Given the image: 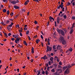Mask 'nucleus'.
<instances>
[{"instance_id":"18","label":"nucleus","mask_w":75,"mask_h":75,"mask_svg":"<svg viewBox=\"0 0 75 75\" xmlns=\"http://www.w3.org/2000/svg\"><path fill=\"white\" fill-rule=\"evenodd\" d=\"M23 42H24V44H25V45L26 46H28V45L27 43L25 41H24Z\"/></svg>"},{"instance_id":"24","label":"nucleus","mask_w":75,"mask_h":75,"mask_svg":"<svg viewBox=\"0 0 75 75\" xmlns=\"http://www.w3.org/2000/svg\"><path fill=\"white\" fill-rule=\"evenodd\" d=\"M40 40H36V43L38 44L39 42H40Z\"/></svg>"},{"instance_id":"3","label":"nucleus","mask_w":75,"mask_h":75,"mask_svg":"<svg viewBox=\"0 0 75 75\" xmlns=\"http://www.w3.org/2000/svg\"><path fill=\"white\" fill-rule=\"evenodd\" d=\"M59 7L61 8L62 9V11H64V8L63 7H64V5H63V2H61V4L59 5Z\"/></svg>"},{"instance_id":"2","label":"nucleus","mask_w":75,"mask_h":75,"mask_svg":"<svg viewBox=\"0 0 75 75\" xmlns=\"http://www.w3.org/2000/svg\"><path fill=\"white\" fill-rule=\"evenodd\" d=\"M57 30L58 33L61 34V35L63 36L65 35L64 32L63 30H62L61 29L59 30V28H57Z\"/></svg>"},{"instance_id":"60","label":"nucleus","mask_w":75,"mask_h":75,"mask_svg":"<svg viewBox=\"0 0 75 75\" xmlns=\"http://www.w3.org/2000/svg\"><path fill=\"white\" fill-rule=\"evenodd\" d=\"M9 20H10V21H12L13 19V18H9Z\"/></svg>"},{"instance_id":"9","label":"nucleus","mask_w":75,"mask_h":75,"mask_svg":"<svg viewBox=\"0 0 75 75\" xmlns=\"http://www.w3.org/2000/svg\"><path fill=\"white\" fill-rule=\"evenodd\" d=\"M41 58L42 59L44 60L47 59L48 57H46V55H45L43 57H41Z\"/></svg>"},{"instance_id":"63","label":"nucleus","mask_w":75,"mask_h":75,"mask_svg":"<svg viewBox=\"0 0 75 75\" xmlns=\"http://www.w3.org/2000/svg\"><path fill=\"white\" fill-rule=\"evenodd\" d=\"M11 35V33H9L8 34V36H10Z\"/></svg>"},{"instance_id":"8","label":"nucleus","mask_w":75,"mask_h":75,"mask_svg":"<svg viewBox=\"0 0 75 75\" xmlns=\"http://www.w3.org/2000/svg\"><path fill=\"white\" fill-rule=\"evenodd\" d=\"M60 22V19L59 17H58L57 18V24H58Z\"/></svg>"},{"instance_id":"14","label":"nucleus","mask_w":75,"mask_h":75,"mask_svg":"<svg viewBox=\"0 0 75 75\" xmlns=\"http://www.w3.org/2000/svg\"><path fill=\"white\" fill-rule=\"evenodd\" d=\"M19 36L17 34H15V38L16 39H17L18 38H18Z\"/></svg>"},{"instance_id":"10","label":"nucleus","mask_w":75,"mask_h":75,"mask_svg":"<svg viewBox=\"0 0 75 75\" xmlns=\"http://www.w3.org/2000/svg\"><path fill=\"white\" fill-rule=\"evenodd\" d=\"M13 7L14 8H15V9H19L20 8V7L17 6V5H14Z\"/></svg>"},{"instance_id":"20","label":"nucleus","mask_w":75,"mask_h":75,"mask_svg":"<svg viewBox=\"0 0 75 75\" xmlns=\"http://www.w3.org/2000/svg\"><path fill=\"white\" fill-rule=\"evenodd\" d=\"M62 24H61L59 26V28H62Z\"/></svg>"},{"instance_id":"38","label":"nucleus","mask_w":75,"mask_h":75,"mask_svg":"<svg viewBox=\"0 0 75 75\" xmlns=\"http://www.w3.org/2000/svg\"><path fill=\"white\" fill-rule=\"evenodd\" d=\"M51 71L52 72H55V71L54 70V69H52Z\"/></svg>"},{"instance_id":"43","label":"nucleus","mask_w":75,"mask_h":75,"mask_svg":"<svg viewBox=\"0 0 75 75\" xmlns=\"http://www.w3.org/2000/svg\"><path fill=\"white\" fill-rule=\"evenodd\" d=\"M42 74H45V71H43L42 72Z\"/></svg>"},{"instance_id":"47","label":"nucleus","mask_w":75,"mask_h":75,"mask_svg":"<svg viewBox=\"0 0 75 75\" xmlns=\"http://www.w3.org/2000/svg\"><path fill=\"white\" fill-rule=\"evenodd\" d=\"M72 5L73 6H74L75 5V3L74 2L72 3Z\"/></svg>"},{"instance_id":"34","label":"nucleus","mask_w":75,"mask_h":75,"mask_svg":"<svg viewBox=\"0 0 75 75\" xmlns=\"http://www.w3.org/2000/svg\"><path fill=\"white\" fill-rule=\"evenodd\" d=\"M64 18V19H66L67 18V16L66 15H64L63 16Z\"/></svg>"},{"instance_id":"12","label":"nucleus","mask_w":75,"mask_h":75,"mask_svg":"<svg viewBox=\"0 0 75 75\" xmlns=\"http://www.w3.org/2000/svg\"><path fill=\"white\" fill-rule=\"evenodd\" d=\"M57 70L58 71H60L59 72V73H61L62 72V69H57Z\"/></svg>"},{"instance_id":"22","label":"nucleus","mask_w":75,"mask_h":75,"mask_svg":"<svg viewBox=\"0 0 75 75\" xmlns=\"http://www.w3.org/2000/svg\"><path fill=\"white\" fill-rule=\"evenodd\" d=\"M68 50H69V51H72L73 49L72 48H70L69 49H68Z\"/></svg>"},{"instance_id":"33","label":"nucleus","mask_w":75,"mask_h":75,"mask_svg":"<svg viewBox=\"0 0 75 75\" xmlns=\"http://www.w3.org/2000/svg\"><path fill=\"white\" fill-rule=\"evenodd\" d=\"M3 1V2H8V0H2Z\"/></svg>"},{"instance_id":"35","label":"nucleus","mask_w":75,"mask_h":75,"mask_svg":"<svg viewBox=\"0 0 75 75\" xmlns=\"http://www.w3.org/2000/svg\"><path fill=\"white\" fill-rule=\"evenodd\" d=\"M29 33V30H28L26 32V34L28 35Z\"/></svg>"},{"instance_id":"53","label":"nucleus","mask_w":75,"mask_h":75,"mask_svg":"<svg viewBox=\"0 0 75 75\" xmlns=\"http://www.w3.org/2000/svg\"><path fill=\"white\" fill-rule=\"evenodd\" d=\"M15 39L14 38H11V40L12 41H14L15 40Z\"/></svg>"},{"instance_id":"55","label":"nucleus","mask_w":75,"mask_h":75,"mask_svg":"<svg viewBox=\"0 0 75 75\" xmlns=\"http://www.w3.org/2000/svg\"><path fill=\"white\" fill-rule=\"evenodd\" d=\"M41 44L42 45V47H43L44 45H43V42H41Z\"/></svg>"},{"instance_id":"59","label":"nucleus","mask_w":75,"mask_h":75,"mask_svg":"<svg viewBox=\"0 0 75 75\" xmlns=\"http://www.w3.org/2000/svg\"><path fill=\"white\" fill-rule=\"evenodd\" d=\"M57 62H59V59H58V58H57Z\"/></svg>"},{"instance_id":"57","label":"nucleus","mask_w":75,"mask_h":75,"mask_svg":"<svg viewBox=\"0 0 75 75\" xmlns=\"http://www.w3.org/2000/svg\"><path fill=\"white\" fill-rule=\"evenodd\" d=\"M20 35L21 36H23L22 34L21 33H20Z\"/></svg>"},{"instance_id":"40","label":"nucleus","mask_w":75,"mask_h":75,"mask_svg":"<svg viewBox=\"0 0 75 75\" xmlns=\"http://www.w3.org/2000/svg\"><path fill=\"white\" fill-rule=\"evenodd\" d=\"M34 23L35 24H37L38 23L37 21H35Z\"/></svg>"},{"instance_id":"29","label":"nucleus","mask_w":75,"mask_h":75,"mask_svg":"<svg viewBox=\"0 0 75 75\" xmlns=\"http://www.w3.org/2000/svg\"><path fill=\"white\" fill-rule=\"evenodd\" d=\"M6 13H7V15H9V14L10 13L9 11L8 10L6 12Z\"/></svg>"},{"instance_id":"16","label":"nucleus","mask_w":75,"mask_h":75,"mask_svg":"<svg viewBox=\"0 0 75 75\" xmlns=\"http://www.w3.org/2000/svg\"><path fill=\"white\" fill-rule=\"evenodd\" d=\"M50 59L51 61H52V63H53V59H54V58L53 57H51L50 58Z\"/></svg>"},{"instance_id":"32","label":"nucleus","mask_w":75,"mask_h":75,"mask_svg":"<svg viewBox=\"0 0 75 75\" xmlns=\"http://www.w3.org/2000/svg\"><path fill=\"white\" fill-rule=\"evenodd\" d=\"M1 24H2L3 25H5V24H4V22H1Z\"/></svg>"},{"instance_id":"17","label":"nucleus","mask_w":75,"mask_h":75,"mask_svg":"<svg viewBox=\"0 0 75 75\" xmlns=\"http://www.w3.org/2000/svg\"><path fill=\"white\" fill-rule=\"evenodd\" d=\"M34 1H35V2H39V1H40L42 0H33Z\"/></svg>"},{"instance_id":"48","label":"nucleus","mask_w":75,"mask_h":75,"mask_svg":"<svg viewBox=\"0 0 75 75\" xmlns=\"http://www.w3.org/2000/svg\"><path fill=\"white\" fill-rule=\"evenodd\" d=\"M64 15V14H62L60 16V17H62Z\"/></svg>"},{"instance_id":"1","label":"nucleus","mask_w":75,"mask_h":75,"mask_svg":"<svg viewBox=\"0 0 75 75\" xmlns=\"http://www.w3.org/2000/svg\"><path fill=\"white\" fill-rule=\"evenodd\" d=\"M59 42H62L63 45H65L66 44V41L64 40V38L62 36H60L59 38Z\"/></svg>"},{"instance_id":"21","label":"nucleus","mask_w":75,"mask_h":75,"mask_svg":"<svg viewBox=\"0 0 75 75\" xmlns=\"http://www.w3.org/2000/svg\"><path fill=\"white\" fill-rule=\"evenodd\" d=\"M67 67H68L67 66L63 67L62 68V69H63L65 70L67 68Z\"/></svg>"},{"instance_id":"11","label":"nucleus","mask_w":75,"mask_h":75,"mask_svg":"<svg viewBox=\"0 0 75 75\" xmlns=\"http://www.w3.org/2000/svg\"><path fill=\"white\" fill-rule=\"evenodd\" d=\"M61 47L60 45H58L57 47V50H59L61 49Z\"/></svg>"},{"instance_id":"13","label":"nucleus","mask_w":75,"mask_h":75,"mask_svg":"<svg viewBox=\"0 0 75 75\" xmlns=\"http://www.w3.org/2000/svg\"><path fill=\"white\" fill-rule=\"evenodd\" d=\"M29 0H27L25 2L24 4L25 5H26L28 4V2H29Z\"/></svg>"},{"instance_id":"27","label":"nucleus","mask_w":75,"mask_h":75,"mask_svg":"<svg viewBox=\"0 0 75 75\" xmlns=\"http://www.w3.org/2000/svg\"><path fill=\"white\" fill-rule=\"evenodd\" d=\"M4 35L5 37H6V38H7L8 37V35L6 33H4Z\"/></svg>"},{"instance_id":"50","label":"nucleus","mask_w":75,"mask_h":75,"mask_svg":"<svg viewBox=\"0 0 75 75\" xmlns=\"http://www.w3.org/2000/svg\"><path fill=\"white\" fill-rule=\"evenodd\" d=\"M59 64L60 65H62V62H59Z\"/></svg>"},{"instance_id":"28","label":"nucleus","mask_w":75,"mask_h":75,"mask_svg":"<svg viewBox=\"0 0 75 75\" xmlns=\"http://www.w3.org/2000/svg\"><path fill=\"white\" fill-rule=\"evenodd\" d=\"M53 66L55 67V68H57V64H54Z\"/></svg>"},{"instance_id":"42","label":"nucleus","mask_w":75,"mask_h":75,"mask_svg":"<svg viewBox=\"0 0 75 75\" xmlns=\"http://www.w3.org/2000/svg\"><path fill=\"white\" fill-rule=\"evenodd\" d=\"M45 73L46 74V75H48V71L46 70L45 71Z\"/></svg>"},{"instance_id":"37","label":"nucleus","mask_w":75,"mask_h":75,"mask_svg":"<svg viewBox=\"0 0 75 75\" xmlns=\"http://www.w3.org/2000/svg\"><path fill=\"white\" fill-rule=\"evenodd\" d=\"M22 11L23 13H24V12H25V11H26L25 10V9H22Z\"/></svg>"},{"instance_id":"4","label":"nucleus","mask_w":75,"mask_h":75,"mask_svg":"<svg viewBox=\"0 0 75 75\" xmlns=\"http://www.w3.org/2000/svg\"><path fill=\"white\" fill-rule=\"evenodd\" d=\"M47 52H48V51H49L50 52L52 50V48L50 47H49V46H47Z\"/></svg>"},{"instance_id":"56","label":"nucleus","mask_w":75,"mask_h":75,"mask_svg":"<svg viewBox=\"0 0 75 75\" xmlns=\"http://www.w3.org/2000/svg\"><path fill=\"white\" fill-rule=\"evenodd\" d=\"M49 66L48 64V63H47L46 64V67H47Z\"/></svg>"},{"instance_id":"25","label":"nucleus","mask_w":75,"mask_h":75,"mask_svg":"<svg viewBox=\"0 0 75 75\" xmlns=\"http://www.w3.org/2000/svg\"><path fill=\"white\" fill-rule=\"evenodd\" d=\"M7 11V10H6L5 9H4L3 10V12H4V13H6V12Z\"/></svg>"},{"instance_id":"31","label":"nucleus","mask_w":75,"mask_h":75,"mask_svg":"<svg viewBox=\"0 0 75 75\" xmlns=\"http://www.w3.org/2000/svg\"><path fill=\"white\" fill-rule=\"evenodd\" d=\"M73 29H71L70 32V34H72V33L73 32Z\"/></svg>"},{"instance_id":"61","label":"nucleus","mask_w":75,"mask_h":75,"mask_svg":"<svg viewBox=\"0 0 75 75\" xmlns=\"http://www.w3.org/2000/svg\"><path fill=\"white\" fill-rule=\"evenodd\" d=\"M41 38H42V39H43V37H42V35H41Z\"/></svg>"},{"instance_id":"45","label":"nucleus","mask_w":75,"mask_h":75,"mask_svg":"<svg viewBox=\"0 0 75 75\" xmlns=\"http://www.w3.org/2000/svg\"><path fill=\"white\" fill-rule=\"evenodd\" d=\"M74 1H75V0H72L71 1V3H73L74 2Z\"/></svg>"},{"instance_id":"26","label":"nucleus","mask_w":75,"mask_h":75,"mask_svg":"<svg viewBox=\"0 0 75 75\" xmlns=\"http://www.w3.org/2000/svg\"><path fill=\"white\" fill-rule=\"evenodd\" d=\"M10 15L11 16H13V15H14V13H13V12H12V13H10Z\"/></svg>"},{"instance_id":"15","label":"nucleus","mask_w":75,"mask_h":75,"mask_svg":"<svg viewBox=\"0 0 75 75\" xmlns=\"http://www.w3.org/2000/svg\"><path fill=\"white\" fill-rule=\"evenodd\" d=\"M53 18L51 16H50L49 19L50 22H53V21H52V20Z\"/></svg>"},{"instance_id":"46","label":"nucleus","mask_w":75,"mask_h":75,"mask_svg":"<svg viewBox=\"0 0 75 75\" xmlns=\"http://www.w3.org/2000/svg\"><path fill=\"white\" fill-rule=\"evenodd\" d=\"M55 75H59V74L57 72H55L54 74Z\"/></svg>"},{"instance_id":"58","label":"nucleus","mask_w":75,"mask_h":75,"mask_svg":"<svg viewBox=\"0 0 75 75\" xmlns=\"http://www.w3.org/2000/svg\"><path fill=\"white\" fill-rule=\"evenodd\" d=\"M19 33H22V30H19Z\"/></svg>"},{"instance_id":"41","label":"nucleus","mask_w":75,"mask_h":75,"mask_svg":"<svg viewBox=\"0 0 75 75\" xmlns=\"http://www.w3.org/2000/svg\"><path fill=\"white\" fill-rule=\"evenodd\" d=\"M37 35H36L34 36V37H33L35 39L36 38H37Z\"/></svg>"},{"instance_id":"7","label":"nucleus","mask_w":75,"mask_h":75,"mask_svg":"<svg viewBox=\"0 0 75 75\" xmlns=\"http://www.w3.org/2000/svg\"><path fill=\"white\" fill-rule=\"evenodd\" d=\"M20 38H17L15 40V43L16 44H18V43L19 42L20 40Z\"/></svg>"},{"instance_id":"52","label":"nucleus","mask_w":75,"mask_h":75,"mask_svg":"<svg viewBox=\"0 0 75 75\" xmlns=\"http://www.w3.org/2000/svg\"><path fill=\"white\" fill-rule=\"evenodd\" d=\"M9 23V21H6V24H8Z\"/></svg>"},{"instance_id":"30","label":"nucleus","mask_w":75,"mask_h":75,"mask_svg":"<svg viewBox=\"0 0 75 75\" xmlns=\"http://www.w3.org/2000/svg\"><path fill=\"white\" fill-rule=\"evenodd\" d=\"M50 22L48 21L47 22V26H48L49 25V24H50Z\"/></svg>"},{"instance_id":"36","label":"nucleus","mask_w":75,"mask_h":75,"mask_svg":"<svg viewBox=\"0 0 75 75\" xmlns=\"http://www.w3.org/2000/svg\"><path fill=\"white\" fill-rule=\"evenodd\" d=\"M62 68V67L60 65H58V68Z\"/></svg>"},{"instance_id":"19","label":"nucleus","mask_w":75,"mask_h":75,"mask_svg":"<svg viewBox=\"0 0 75 75\" xmlns=\"http://www.w3.org/2000/svg\"><path fill=\"white\" fill-rule=\"evenodd\" d=\"M37 72H38V74H37V75H39L40 74V71H37Z\"/></svg>"},{"instance_id":"39","label":"nucleus","mask_w":75,"mask_h":75,"mask_svg":"<svg viewBox=\"0 0 75 75\" xmlns=\"http://www.w3.org/2000/svg\"><path fill=\"white\" fill-rule=\"evenodd\" d=\"M7 28L8 30L9 31V30H10L11 29V28H9V27H7Z\"/></svg>"},{"instance_id":"54","label":"nucleus","mask_w":75,"mask_h":75,"mask_svg":"<svg viewBox=\"0 0 75 75\" xmlns=\"http://www.w3.org/2000/svg\"><path fill=\"white\" fill-rule=\"evenodd\" d=\"M70 4H71L70 3L68 2V4H67V6H69V5H70Z\"/></svg>"},{"instance_id":"5","label":"nucleus","mask_w":75,"mask_h":75,"mask_svg":"<svg viewBox=\"0 0 75 75\" xmlns=\"http://www.w3.org/2000/svg\"><path fill=\"white\" fill-rule=\"evenodd\" d=\"M19 2V1L18 0H16V1H11V3H12L13 5H15L16 3H17Z\"/></svg>"},{"instance_id":"23","label":"nucleus","mask_w":75,"mask_h":75,"mask_svg":"<svg viewBox=\"0 0 75 75\" xmlns=\"http://www.w3.org/2000/svg\"><path fill=\"white\" fill-rule=\"evenodd\" d=\"M53 50H54L56 49V47H55V45H54L53 46Z\"/></svg>"},{"instance_id":"64","label":"nucleus","mask_w":75,"mask_h":75,"mask_svg":"<svg viewBox=\"0 0 75 75\" xmlns=\"http://www.w3.org/2000/svg\"><path fill=\"white\" fill-rule=\"evenodd\" d=\"M24 29L25 30H26L27 29V28H24Z\"/></svg>"},{"instance_id":"44","label":"nucleus","mask_w":75,"mask_h":75,"mask_svg":"<svg viewBox=\"0 0 75 75\" xmlns=\"http://www.w3.org/2000/svg\"><path fill=\"white\" fill-rule=\"evenodd\" d=\"M48 64H49V65H51V62L49 61L48 62Z\"/></svg>"},{"instance_id":"51","label":"nucleus","mask_w":75,"mask_h":75,"mask_svg":"<svg viewBox=\"0 0 75 75\" xmlns=\"http://www.w3.org/2000/svg\"><path fill=\"white\" fill-rule=\"evenodd\" d=\"M75 23H74L72 25V26L73 27H75Z\"/></svg>"},{"instance_id":"6","label":"nucleus","mask_w":75,"mask_h":75,"mask_svg":"<svg viewBox=\"0 0 75 75\" xmlns=\"http://www.w3.org/2000/svg\"><path fill=\"white\" fill-rule=\"evenodd\" d=\"M71 66L70 65H68V68L65 71V73H67V72H69V68L71 67Z\"/></svg>"},{"instance_id":"62","label":"nucleus","mask_w":75,"mask_h":75,"mask_svg":"<svg viewBox=\"0 0 75 75\" xmlns=\"http://www.w3.org/2000/svg\"><path fill=\"white\" fill-rule=\"evenodd\" d=\"M8 26L10 27H12V25L11 24L10 25H8Z\"/></svg>"},{"instance_id":"49","label":"nucleus","mask_w":75,"mask_h":75,"mask_svg":"<svg viewBox=\"0 0 75 75\" xmlns=\"http://www.w3.org/2000/svg\"><path fill=\"white\" fill-rule=\"evenodd\" d=\"M72 19H73V20H75V16H73L72 17Z\"/></svg>"}]
</instances>
